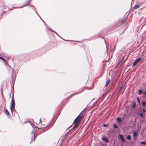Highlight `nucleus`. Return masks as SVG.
<instances>
[{"label": "nucleus", "mask_w": 146, "mask_h": 146, "mask_svg": "<svg viewBox=\"0 0 146 146\" xmlns=\"http://www.w3.org/2000/svg\"><path fill=\"white\" fill-rule=\"evenodd\" d=\"M141 144L142 145L144 144L146 145V142L141 141Z\"/></svg>", "instance_id": "obj_23"}, {"label": "nucleus", "mask_w": 146, "mask_h": 146, "mask_svg": "<svg viewBox=\"0 0 146 146\" xmlns=\"http://www.w3.org/2000/svg\"><path fill=\"white\" fill-rule=\"evenodd\" d=\"M121 62H122V61H121H121H119L118 62V64H120V63H121Z\"/></svg>", "instance_id": "obj_30"}, {"label": "nucleus", "mask_w": 146, "mask_h": 146, "mask_svg": "<svg viewBox=\"0 0 146 146\" xmlns=\"http://www.w3.org/2000/svg\"><path fill=\"white\" fill-rule=\"evenodd\" d=\"M127 139L128 140H130L131 139V137L129 135H128L126 137Z\"/></svg>", "instance_id": "obj_17"}, {"label": "nucleus", "mask_w": 146, "mask_h": 146, "mask_svg": "<svg viewBox=\"0 0 146 146\" xmlns=\"http://www.w3.org/2000/svg\"><path fill=\"white\" fill-rule=\"evenodd\" d=\"M33 7V9L34 8V7Z\"/></svg>", "instance_id": "obj_37"}, {"label": "nucleus", "mask_w": 146, "mask_h": 146, "mask_svg": "<svg viewBox=\"0 0 146 146\" xmlns=\"http://www.w3.org/2000/svg\"><path fill=\"white\" fill-rule=\"evenodd\" d=\"M78 126H76V125H74V126L71 129L70 131L75 129Z\"/></svg>", "instance_id": "obj_16"}, {"label": "nucleus", "mask_w": 146, "mask_h": 146, "mask_svg": "<svg viewBox=\"0 0 146 146\" xmlns=\"http://www.w3.org/2000/svg\"><path fill=\"white\" fill-rule=\"evenodd\" d=\"M36 139V137L34 135L33 137H31V141H32L31 142V143L33 141H34L35 139Z\"/></svg>", "instance_id": "obj_13"}, {"label": "nucleus", "mask_w": 146, "mask_h": 146, "mask_svg": "<svg viewBox=\"0 0 146 146\" xmlns=\"http://www.w3.org/2000/svg\"><path fill=\"white\" fill-rule=\"evenodd\" d=\"M136 106V104L135 103H134L133 104V108H135V107Z\"/></svg>", "instance_id": "obj_24"}, {"label": "nucleus", "mask_w": 146, "mask_h": 146, "mask_svg": "<svg viewBox=\"0 0 146 146\" xmlns=\"http://www.w3.org/2000/svg\"><path fill=\"white\" fill-rule=\"evenodd\" d=\"M1 56L3 57V54H0V58L1 59H2L4 61V63L5 64H6V60H5V59L3 58Z\"/></svg>", "instance_id": "obj_9"}, {"label": "nucleus", "mask_w": 146, "mask_h": 146, "mask_svg": "<svg viewBox=\"0 0 146 146\" xmlns=\"http://www.w3.org/2000/svg\"><path fill=\"white\" fill-rule=\"evenodd\" d=\"M24 122H25L24 123H28L29 124H31V126H32V125L33 124V122H32V121H29L28 120H27V122L26 121H25Z\"/></svg>", "instance_id": "obj_10"}, {"label": "nucleus", "mask_w": 146, "mask_h": 146, "mask_svg": "<svg viewBox=\"0 0 146 146\" xmlns=\"http://www.w3.org/2000/svg\"><path fill=\"white\" fill-rule=\"evenodd\" d=\"M115 47L114 46V49H113V53L114 52V51L115 50Z\"/></svg>", "instance_id": "obj_29"}, {"label": "nucleus", "mask_w": 146, "mask_h": 146, "mask_svg": "<svg viewBox=\"0 0 146 146\" xmlns=\"http://www.w3.org/2000/svg\"><path fill=\"white\" fill-rule=\"evenodd\" d=\"M139 115L141 117L143 118V115L142 113H140L139 114Z\"/></svg>", "instance_id": "obj_20"}, {"label": "nucleus", "mask_w": 146, "mask_h": 146, "mask_svg": "<svg viewBox=\"0 0 146 146\" xmlns=\"http://www.w3.org/2000/svg\"><path fill=\"white\" fill-rule=\"evenodd\" d=\"M110 82V79H108L106 81V86H108L109 85V83Z\"/></svg>", "instance_id": "obj_15"}, {"label": "nucleus", "mask_w": 146, "mask_h": 146, "mask_svg": "<svg viewBox=\"0 0 146 146\" xmlns=\"http://www.w3.org/2000/svg\"><path fill=\"white\" fill-rule=\"evenodd\" d=\"M59 146H60V145Z\"/></svg>", "instance_id": "obj_40"}, {"label": "nucleus", "mask_w": 146, "mask_h": 146, "mask_svg": "<svg viewBox=\"0 0 146 146\" xmlns=\"http://www.w3.org/2000/svg\"><path fill=\"white\" fill-rule=\"evenodd\" d=\"M35 130L34 129H33V131H32V132L31 133L32 134H34L35 133Z\"/></svg>", "instance_id": "obj_27"}, {"label": "nucleus", "mask_w": 146, "mask_h": 146, "mask_svg": "<svg viewBox=\"0 0 146 146\" xmlns=\"http://www.w3.org/2000/svg\"><path fill=\"white\" fill-rule=\"evenodd\" d=\"M144 93H145V96H146V91H145L144 92Z\"/></svg>", "instance_id": "obj_34"}, {"label": "nucleus", "mask_w": 146, "mask_h": 146, "mask_svg": "<svg viewBox=\"0 0 146 146\" xmlns=\"http://www.w3.org/2000/svg\"><path fill=\"white\" fill-rule=\"evenodd\" d=\"M119 137L121 139V141L122 142H123L124 141V140L123 135H119Z\"/></svg>", "instance_id": "obj_8"}, {"label": "nucleus", "mask_w": 146, "mask_h": 146, "mask_svg": "<svg viewBox=\"0 0 146 146\" xmlns=\"http://www.w3.org/2000/svg\"><path fill=\"white\" fill-rule=\"evenodd\" d=\"M117 119V120L118 122H120L122 121V119Z\"/></svg>", "instance_id": "obj_25"}, {"label": "nucleus", "mask_w": 146, "mask_h": 146, "mask_svg": "<svg viewBox=\"0 0 146 146\" xmlns=\"http://www.w3.org/2000/svg\"><path fill=\"white\" fill-rule=\"evenodd\" d=\"M31 119L32 121H33L34 122V121H33V119Z\"/></svg>", "instance_id": "obj_36"}, {"label": "nucleus", "mask_w": 146, "mask_h": 146, "mask_svg": "<svg viewBox=\"0 0 146 146\" xmlns=\"http://www.w3.org/2000/svg\"><path fill=\"white\" fill-rule=\"evenodd\" d=\"M117 119H120V118L119 117H118L117 118Z\"/></svg>", "instance_id": "obj_35"}, {"label": "nucleus", "mask_w": 146, "mask_h": 146, "mask_svg": "<svg viewBox=\"0 0 146 146\" xmlns=\"http://www.w3.org/2000/svg\"><path fill=\"white\" fill-rule=\"evenodd\" d=\"M133 135L134 137H135L136 138L137 137V133L135 131H133Z\"/></svg>", "instance_id": "obj_12"}, {"label": "nucleus", "mask_w": 146, "mask_h": 146, "mask_svg": "<svg viewBox=\"0 0 146 146\" xmlns=\"http://www.w3.org/2000/svg\"><path fill=\"white\" fill-rule=\"evenodd\" d=\"M121 146H123V145H121Z\"/></svg>", "instance_id": "obj_39"}, {"label": "nucleus", "mask_w": 146, "mask_h": 146, "mask_svg": "<svg viewBox=\"0 0 146 146\" xmlns=\"http://www.w3.org/2000/svg\"><path fill=\"white\" fill-rule=\"evenodd\" d=\"M31 1V0H29L27 2H26L23 6H22L21 7H17V8H23V7H25L27 5H28V4L29 3V2Z\"/></svg>", "instance_id": "obj_5"}, {"label": "nucleus", "mask_w": 146, "mask_h": 146, "mask_svg": "<svg viewBox=\"0 0 146 146\" xmlns=\"http://www.w3.org/2000/svg\"><path fill=\"white\" fill-rule=\"evenodd\" d=\"M124 57H123V58H122V59H121V61H122H122H123V59H124Z\"/></svg>", "instance_id": "obj_32"}, {"label": "nucleus", "mask_w": 146, "mask_h": 146, "mask_svg": "<svg viewBox=\"0 0 146 146\" xmlns=\"http://www.w3.org/2000/svg\"><path fill=\"white\" fill-rule=\"evenodd\" d=\"M38 120H39V123H40L41 122V119H38Z\"/></svg>", "instance_id": "obj_33"}, {"label": "nucleus", "mask_w": 146, "mask_h": 146, "mask_svg": "<svg viewBox=\"0 0 146 146\" xmlns=\"http://www.w3.org/2000/svg\"><path fill=\"white\" fill-rule=\"evenodd\" d=\"M113 127L115 129H117L118 128V126H117L115 123L113 124Z\"/></svg>", "instance_id": "obj_21"}, {"label": "nucleus", "mask_w": 146, "mask_h": 146, "mask_svg": "<svg viewBox=\"0 0 146 146\" xmlns=\"http://www.w3.org/2000/svg\"><path fill=\"white\" fill-rule=\"evenodd\" d=\"M142 59L141 57H140L139 58H138L137 59H136L135 61L134 62L133 64V66H135V65L139 61H140Z\"/></svg>", "instance_id": "obj_4"}, {"label": "nucleus", "mask_w": 146, "mask_h": 146, "mask_svg": "<svg viewBox=\"0 0 146 146\" xmlns=\"http://www.w3.org/2000/svg\"><path fill=\"white\" fill-rule=\"evenodd\" d=\"M85 109H84L76 118V119H83L86 118V112L85 111Z\"/></svg>", "instance_id": "obj_1"}, {"label": "nucleus", "mask_w": 146, "mask_h": 146, "mask_svg": "<svg viewBox=\"0 0 146 146\" xmlns=\"http://www.w3.org/2000/svg\"><path fill=\"white\" fill-rule=\"evenodd\" d=\"M137 100L139 102H140V100H139V98L138 97H137Z\"/></svg>", "instance_id": "obj_26"}, {"label": "nucleus", "mask_w": 146, "mask_h": 146, "mask_svg": "<svg viewBox=\"0 0 146 146\" xmlns=\"http://www.w3.org/2000/svg\"><path fill=\"white\" fill-rule=\"evenodd\" d=\"M15 103L13 99V97H12L11 100V104L10 109L11 112L14 111L15 110Z\"/></svg>", "instance_id": "obj_2"}, {"label": "nucleus", "mask_w": 146, "mask_h": 146, "mask_svg": "<svg viewBox=\"0 0 146 146\" xmlns=\"http://www.w3.org/2000/svg\"><path fill=\"white\" fill-rule=\"evenodd\" d=\"M81 119H75L74 122L73 124L74 125H76V126H78L79 124L80 121Z\"/></svg>", "instance_id": "obj_3"}, {"label": "nucleus", "mask_w": 146, "mask_h": 146, "mask_svg": "<svg viewBox=\"0 0 146 146\" xmlns=\"http://www.w3.org/2000/svg\"><path fill=\"white\" fill-rule=\"evenodd\" d=\"M138 94H141L142 92V91L141 90H139L138 91Z\"/></svg>", "instance_id": "obj_22"}, {"label": "nucleus", "mask_w": 146, "mask_h": 146, "mask_svg": "<svg viewBox=\"0 0 146 146\" xmlns=\"http://www.w3.org/2000/svg\"><path fill=\"white\" fill-rule=\"evenodd\" d=\"M4 111L5 113V114L7 115H9V111L6 108H5Z\"/></svg>", "instance_id": "obj_6"}, {"label": "nucleus", "mask_w": 146, "mask_h": 146, "mask_svg": "<svg viewBox=\"0 0 146 146\" xmlns=\"http://www.w3.org/2000/svg\"><path fill=\"white\" fill-rule=\"evenodd\" d=\"M35 11L36 12V13L39 16V17H40V19H41L42 20V21L44 23H45V25H46V24L45 23V22L43 21V20L40 17V16H39V15L36 12V11Z\"/></svg>", "instance_id": "obj_18"}, {"label": "nucleus", "mask_w": 146, "mask_h": 146, "mask_svg": "<svg viewBox=\"0 0 146 146\" xmlns=\"http://www.w3.org/2000/svg\"><path fill=\"white\" fill-rule=\"evenodd\" d=\"M143 111L144 112H145V109H143Z\"/></svg>", "instance_id": "obj_31"}, {"label": "nucleus", "mask_w": 146, "mask_h": 146, "mask_svg": "<svg viewBox=\"0 0 146 146\" xmlns=\"http://www.w3.org/2000/svg\"><path fill=\"white\" fill-rule=\"evenodd\" d=\"M102 125L104 127H106L108 126V125L105 124H103Z\"/></svg>", "instance_id": "obj_28"}, {"label": "nucleus", "mask_w": 146, "mask_h": 146, "mask_svg": "<svg viewBox=\"0 0 146 146\" xmlns=\"http://www.w3.org/2000/svg\"><path fill=\"white\" fill-rule=\"evenodd\" d=\"M139 7V5H135L134 6L133 8L134 9H136L138 8Z\"/></svg>", "instance_id": "obj_14"}, {"label": "nucleus", "mask_w": 146, "mask_h": 146, "mask_svg": "<svg viewBox=\"0 0 146 146\" xmlns=\"http://www.w3.org/2000/svg\"><path fill=\"white\" fill-rule=\"evenodd\" d=\"M48 29L50 30L51 32L52 31L53 32L55 33L58 36H60L59 35L57 34V33L56 31L52 30L51 28H48Z\"/></svg>", "instance_id": "obj_11"}, {"label": "nucleus", "mask_w": 146, "mask_h": 146, "mask_svg": "<svg viewBox=\"0 0 146 146\" xmlns=\"http://www.w3.org/2000/svg\"><path fill=\"white\" fill-rule=\"evenodd\" d=\"M102 139L103 141H104L106 143H108L109 142V141L108 139L105 137H102Z\"/></svg>", "instance_id": "obj_7"}, {"label": "nucleus", "mask_w": 146, "mask_h": 146, "mask_svg": "<svg viewBox=\"0 0 146 146\" xmlns=\"http://www.w3.org/2000/svg\"><path fill=\"white\" fill-rule=\"evenodd\" d=\"M142 106H146V103L145 102H143L142 103Z\"/></svg>", "instance_id": "obj_19"}, {"label": "nucleus", "mask_w": 146, "mask_h": 146, "mask_svg": "<svg viewBox=\"0 0 146 146\" xmlns=\"http://www.w3.org/2000/svg\"><path fill=\"white\" fill-rule=\"evenodd\" d=\"M37 124H38L39 123H36Z\"/></svg>", "instance_id": "obj_38"}]
</instances>
